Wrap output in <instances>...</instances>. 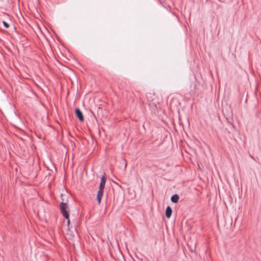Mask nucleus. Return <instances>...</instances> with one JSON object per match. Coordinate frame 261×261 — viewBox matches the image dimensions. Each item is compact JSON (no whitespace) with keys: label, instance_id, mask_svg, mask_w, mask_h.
<instances>
[{"label":"nucleus","instance_id":"obj_1","mask_svg":"<svg viewBox=\"0 0 261 261\" xmlns=\"http://www.w3.org/2000/svg\"><path fill=\"white\" fill-rule=\"evenodd\" d=\"M60 211L64 218L67 219V224L69 226L70 224V219L69 215V208L66 202H62L60 205Z\"/></svg>","mask_w":261,"mask_h":261},{"label":"nucleus","instance_id":"obj_7","mask_svg":"<svg viewBox=\"0 0 261 261\" xmlns=\"http://www.w3.org/2000/svg\"><path fill=\"white\" fill-rule=\"evenodd\" d=\"M3 23L4 26L6 28H8L9 27V25L7 22L3 21Z\"/></svg>","mask_w":261,"mask_h":261},{"label":"nucleus","instance_id":"obj_6","mask_svg":"<svg viewBox=\"0 0 261 261\" xmlns=\"http://www.w3.org/2000/svg\"><path fill=\"white\" fill-rule=\"evenodd\" d=\"M179 196L177 194H174L171 197V200L173 203H176L179 200Z\"/></svg>","mask_w":261,"mask_h":261},{"label":"nucleus","instance_id":"obj_3","mask_svg":"<svg viewBox=\"0 0 261 261\" xmlns=\"http://www.w3.org/2000/svg\"><path fill=\"white\" fill-rule=\"evenodd\" d=\"M75 114H76L77 117L79 118V119L81 121H83L84 117H83L82 112L81 111V110L79 108H77L75 109Z\"/></svg>","mask_w":261,"mask_h":261},{"label":"nucleus","instance_id":"obj_2","mask_svg":"<svg viewBox=\"0 0 261 261\" xmlns=\"http://www.w3.org/2000/svg\"><path fill=\"white\" fill-rule=\"evenodd\" d=\"M106 180L105 178V175L104 174L102 177H101L100 179V183L99 187V189L103 190L106 184Z\"/></svg>","mask_w":261,"mask_h":261},{"label":"nucleus","instance_id":"obj_5","mask_svg":"<svg viewBox=\"0 0 261 261\" xmlns=\"http://www.w3.org/2000/svg\"><path fill=\"white\" fill-rule=\"evenodd\" d=\"M172 210L170 206H168L166 208L165 214L167 218H170Z\"/></svg>","mask_w":261,"mask_h":261},{"label":"nucleus","instance_id":"obj_4","mask_svg":"<svg viewBox=\"0 0 261 261\" xmlns=\"http://www.w3.org/2000/svg\"><path fill=\"white\" fill-rule=\"evenodd\" d=\"M103 190H98L97 194L96 199L98 203L100 204L102 196L103 195Z\"/></svg>","mask_w":261,"mask_h":261},{"label":"nucleus","instance_id":"obj_8","mask_svg":"<svg viewBox=\"0 0 261 261\" xmlns=\"http://www.w3.org/2000/svg\"><path fill=\"white\" fill-rule=\"evenodd\" d=\"M126 165H126V163H125V168H126Z\"/></svg>","mask_w":261,"mask_h":261}]
</instances>
